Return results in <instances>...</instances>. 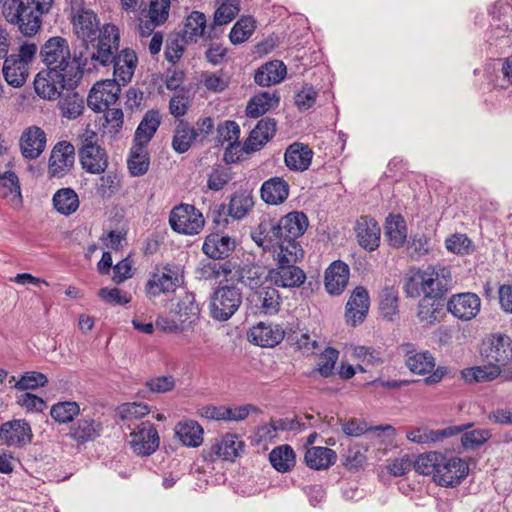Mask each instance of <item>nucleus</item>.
<instances>
[{"instance_id": "9", "label": "nucleus", "mask_w": 512, "mask_h": 512, "mask_svg": "<svg viewBox=\"0 0 512 512\" xmlns=\"http://www.w3.org/2000/svg\"><path fill=\"white\" fill-rule=\"evenodd\" d=\"M8 22L18 26L25 36L35 35L41 27V16L36 5L30 0H12L3 11Z\"/></svg>"}, {"instance_id": "4", "label": "nucleus", "mask_w": 512, "mask_h": 512, "mask_svg": "<svg viewBox=\"0 0 512 512\" xmlns=\"http://www.w3.org/2000/svg\"><path fill=\"white\" fill-rule=\"evenodd\" d=\"M404 292L408 298L421 295L443 300L452 288L451 270L443 265L412 269L405 277Z\"/></svg>"}, {"instance_id": "17", "label": "nucleus", "mask_w": 512, "mask_h": 512, "mask_svg": "<svg viewBox=\"0 0 512 512\" xmlns=\"http://www.w3.org/2000/svg\"><path fill=\"white\" fill-rule=\"evenodd\" d=\"M481 300L472 292H464L452 295L447 302V310L456 318L469 321L477 316L480 311Z\"/></svg>"}, {"instance_id": "60", "label": "nucleus", "mask_w": 512, "mask_h": 512, "mask_svg": "<svg viewBox=\"0 0 512 512\" xmlns=\"http://www.w3.org/2000/svg\"><path fill=\"white\" fill-rule=\"evenodd\" d=\"M171 0H151L148 10V18L153 25L165 23L169 17Z\"/></svg>"}, {"instance_id": "63", "label": "nucleus", "mask_w": 512, "mask_h": 512, "mask_svg": "<svg viewBox=\"0 0 512 512\" xmlns=\"http://www.w3.org/2000/svg\"><path fill=\"white\" fill-rule=\"evenodd\" d=\"M47 382L48 379L43 373L36 371L26 372L15 383V388L19 391L34 390L38 387L45 386Z\"/></svg>"}, {"instance_id": "46", "label": "nucleus", "mask_w": 512, "mask_h": 512, "mask_svg": "<svg viewBox=\"0 0 512 512\" xmlns=\"http://www.w3.org/2000/svg\"><path fill=\"white\" fill-rule=\"evenodd\" d=\"M206 29V16L199 11H193L186 18L184 27L182 29V41L189 43L195 42L198 37L205 36Z\"/></svg>"}, {"instance_id": "57", "label": "nucleus", "mask_w": 512, "mask_h": 512, "mask_svg": "<svg viewBox=\"0 0 512 512\" xmlns=\"http://www.w3.org/2000/svg\"><path fill=\"white\" fill-rule=\"evenodd\" d=\"M232 178V172L229 167L216 165L208 174L207 187L209 190L219 191L223 189Z\"/></svg>"}, {"instance_id": "20", "label": "nucleus", "mask_w": 512, "mask_h": 512, "mask_svg": "<svg viewBox=\"0 0 512 512\" xmlns=\"http://www.w3.org/2000/svg\"><path fill=\"white\" fill-rule=\"evenodd\" d=\"M46 133L38 126L26 128L19 139L22 156L28 160L37 159L46 148Z\"/></svg>"}, {"instance_id": "49", "label": "nucleus", "mask_w": 512, "mask_h": 512, "mask_svg": "<svg viewBox=\"0 0 512 512\" xmlns=\"http://www.w3.org/2000/svg\"><path fill=\"white\" fill-rule=\"evenodd\" d=\"M501 373L497 365H483L463 369L461 375L467 383L487 382L496 379Z\"/></svg>"}, {"instance_id": "12", "label": "nucleus", "mask_w": 512, "mask_h": 512, "mask_svg": "<svg viewBox=\"0 0 512 512\" xmlns=\"http://www.w3.org/2000/svg\"><path fill=\"white\" fill-rule=\"evenodd\" d=\"M169 224L177 233L196 235L202 231L205 220L200 210L195 206L182 203L171 210Z\"/></svg>"}, {"instance_id": "37", "label": "nucleus", "mask_w": 512, "mask_h": 512, "mask_svg": "<svg viewBox=\"0 0 512 512\" xmlns=\"http://www.w3.org/2000/svg\"><path fill=\"white\" fill-rule=\"evenodd\" d=\"M237 283H241L251 290H256L269 281L268 271L257 263H242Z\"/></svg>"}, {"instance_id": "51", "label": "nucleus", "mask_w": 512, "mask_h": 512, "mask_svg": "<svg viewBox=\"0 0 512 512\" xmlns=\"http://www.w3.org/2000/svg\"><path fill=\"white\" fill-rule=\"evenodd\" d=\"M256 29V21L251 16H242L232 27L229 38L233 44L247 41Z\"/></svg>"}, {"instance_id": "54", "label": "nucleus", "mask_w": 512, "mask_h": 512, "mask_svg": "<svg viewBox=\"0 0 512 512\" xmlns=\"http://www.w3.org/2000/svg\"><path fill=\"white\" fill-rule=\"evenodd\" d=\"M342 430L347 436L359 437L366 432H384L390 431L394 434L395 429L391 425H379L368 427L367 423L358 419H351L342 424Z\"/></svg>"}, {"instance_id": "40", "label": "nucleus", "mask_w": 512, "mask_h": 512, "mask_svg": "<svg viewBox=\"0 0 512 512\" xmlns=\"http://www.w3.org/2000/svg\"><path fill=\"white\" fill-rule=\"evenodd\" d=\"M175 435L187 447H198L203 442V428L194 420H183L176 424Z\"/></svg>"}, {"instance_id": "11", "label": "nucleus", "mask_w": 512, "mask_h": 512, "mask_svg": "<svg viewBox=\"0 0 512 512\" xmlns=\"http://www.w3.org/2000/svg\"><path fill=\"white\" fill-rule=\"evenodd\" d=\"M401 349L405 356V364L412 373L424 375L431 373L424 379L425 384L431 385L441 381L444 370L435 368V358L429 351L417 352L413 343H403Z\"/></svg>"}, {"instance_id": "2", "label": "nucleus", "mask_w": 512, "mask_h": 512, "mask_svg": "<svg viewBox=\"0 0 512 512\" xmlns=\"http://www.w3.org/2000/svg\"><path fill=\"white\" fill-rule=\"evenodd\" d=\"M73 29L79 39L89 43V56L95 65L107 66L115 60L120 40L115 25L99 27L97 15L90 9L80 8L73 14Z\"/></svg>"}, {"instance_id": "62", "label": "nucleus", "mask_w": 512, "mask_h": 512, "mask_svg": "<svg viewBox=\"0 0 512 512\" xmlns=\"http://www.w3.org/2000/svg\"><path fill=\"white\" fill-rule=\"evenodd\" d=\"M461 434V444L465 449H474L483 445L491 438V432L488 429H474Z\"/></svg>"}, {"instance_id": "53", "label": "nucleus", "mask_w": 512, "mask_h": 512, "mask_svg": "<svg viewBox=\"0 0 512 512\" xmlns=\"http://www.w3.org/2000/svg\"><path fill=\"white\" fill-rule=\"evenodd\" d=\"M240 127L232 120L221 122L217 126V136L215 138L216 144L223 146L227 145H240Z\"/></svg>"}, {"instance_id": "64", "label": "nucleus", "mask_w": 512, "mask_h": 512, "mask_svg": "<svg viewBox=\"0 0 512 512\" xmlns=\"http://www.w3.org/2000/svg\"><path fill=\"white\" fill-rule=\"evenodd\" d=\"M380 310L384 317L392 319L398 312V296L393 288H385L381 293Z\"/></svg>"}, {"instance_id": "38", "label": "nucleus", "mask_w": 512, "mask_h": 512, "mask_svg": "<svg viewBox=\"0 0 512 512\" xmlns=\"http://www.w3.org/2000/svg\"><path fill=\"white\" fill-rule=\"evenodd\" d=\"M280 96L274 91L261 92L252 97L246 106V115L250 118H258L268 112L270 109L279 105Z\"/></svg>"}, {"instance_id": "10", "label": "nucleus", "mask_w": 512, "mask_h": 512, "mask_svg": "<svg viewBox=\"0 0 512 512\" xmlns=\"http://www.w3.org/2000/svg\"><path fill=\"white\" fill-rule=\"evenodd\" d=\"M40 58L47 68L82 72L79 65L71 58L68 41L61 36L49 38L40 49Z\"/></svg>"}, {"instance_id": "16", "label": "nucleus", "mask_w": 512, "mask_h": 512, "mask_svg": "<svg viewBox=\"0 0 512 512\" xmlns=\"http://www.w3.org/2000/svg\"><path fill=\"white\" fill-rule=\"evenodd\" d=\"M32 438L31 426L24 419L7 421L0 426V441L9 447H24Z\"/></svg>"}, {"instance_id": "39", "label": "nucleus", "mask_w": 512, "mask_h": 512, "mask_svg": "<svg viewBox=\"0 0 512 512\" xmlns=\"http://www.w3.org/2000/svg\"><path fill=\"white\" fill-rule=\"evenodd\" d=\"M444 304L441 299L423 296L418 303L417 318L420 323L434 325L441 321Z\"/></svg>"}, {"instance_id": "32", "label": "nucleus", "mask_w": 512, "mask_h": 512, "mask_svg": "<svg viewBox=\"0 0 512 512\" xmlns=\"http://www.w3.org/2000/svg\"><path fill=\"white\" fill-rule=\"evenodd\" d=\"M161 124V116L158 110H149L143 116L134 134V145L146 147L151 141Z\"/></svg>"}, {"instance_id": "61", "label": "nucleus", "mask_w": 512, "mask_h": 512, "mask_svg": "<svg viewBox=\"0 0 512 512\" xmlns=\"http://www.w3.org/2000/svg\"><path fill=\"white\" fill-rule=\"evenodd\" d=\"M448 251L458 255H469L473 252V245L470 238L465 234H454L445 241Z\"/></svg>"}, {"instance_id": "21", "label": "nucleus", "mask_w": 512, "mask_h": 512, "mask_svg": "<svg viewBox=\"0 0 512 512\" xmlns=\"http://www.w3.org/2000/svg\"><path fill=\"white\" fill-rule=\"evenodd\" d=\"M355 234L358 244L366 251H375L380 245L381 229L377 221L369 216L357 219Z\"/></svg>"}, {"instance_id": "48", "label": "nucleus", "mask_w": 512, "mask_h": 512, "mask_svg": "<svg viewBox=\"0 0 512 512\" xmlns=\"http://www.w3.org/2000/svg\"><path fill=\"white\" fill-rule=\"evenodd\" d=\"M53 206L62 215H70L79 207L77 193L71 188L59 189L53 196Z\"/></svg>"}, {"instance_id": "50", "label": "nucleus", "mask_w": 512, "mask_h": 512, "mask_svg": "<svg viewBox=\"0 0 512 512\" xmlns=\"http://www.w3.org/2000/svg\"><path fill=\"white\" fill-rule=\"evenodd\" d=\"M99 428V424L93 419L83 418L71 427L69 434L78 443H85L99 435Z\"/></svg>"}, {"instance_id": "6", "label": "nucleus", "mask_w": 512, "mask_h": 512, "mask_svg": "<svg viewBox=\"0 0 512 512\" xmlns=\"http://www.w3.org/2000/svg\"><path fill=\"white\" fill-rule=\"evenodd\" d=\"M82 75V72H74L72 69L46 68L36 75L34 89L40 98L56 100L61 97L64 90L75 89Z\"/></svg>"}, {"instance_id": "25", "label": "nucleus", "mask_w": 512, "mask_h": 512, "mask_svg": "<svg viewBox=\"0 0 512 512\" xmlns=\"http://www.w3.org/2000/svg\"><path fill=\"white\" fill-rule=\"evenodd\" d=\"M285 335L284 329L279 324L260 322L250 329L248 338L261 347H275Z\"/></svg>"}, {"instance_id": "22", "label": "nucleus", "mask_w": 512, "mask_h": 512, "mask_svg": "<svg viewBox=\"0 0 512 512\" xmlns=\"http://www.w3.org/2000/svg\"><path fill=\"white\" fill-rule=\"evenodd\" d=\"M171 312L182 320L187 329H190L199 320L201 309L195 300V295L183 291L175 298Z\"/></svg>"}, {"instance_id": "55", "label": "nucleus", "mask_w": 512, "mask_h": 512, "mask_svg": "<svg viewBox=\"0 0 512 512\" xmlns=\"http://www.w3.org/2000/svg\"><path fill=\"white\" fill-rule=\"evenodd\" d=\"M147 389L138 390L136 396L147 398L151 393H166L174 389L175 379L173 376H159L146 382Z\"/></svg>"}, {"instance_id": "41", "label": "nucleus", "mask_w": 512, "mask_h": 512, "mask_svg": "<svg viewBox=\"0 0 512 512\" xmlns=\"http://www.w3.org/2000/svg\"><path fill=\"white\" fill-rule=\"evenodd\" d=\"M287 69L282 61H271L262 65L254 75V81L260 86H270L281 82Z\"/></svg>"}, {"instance_id": "7", "label": "nucleus", "mask_w": 512, "mask_h": 512, "mask_svg": "<svg viewBox=\"0 0 512 512\" xmlns=\"http://www.w3.org/2000/svg\"><path fill=\"white\" fill-rule=\"evenodd\" d=\"M37 51L38 47L34 42L25 41L19 46L17 53L5 56L2 73L10 86L14 88L24 86Z\"/></svg>"}, {"instance_id": "3", "label": "nucleus", "mask_w": 512, "mask_h": 512, "mask_svg": "<svg viewBox=\"0 0 512 512\" xmlns=\"http://www.w3.org/2000/svg\"><path fill=\"white\" fill-rule=\"evenodd\" d=\"M417 473L433 477V481L442 487H456L468 475V463L457 456L430 451L417 457L414 463Z\"/></svg>"}, {"instance_id": "34", "label": "nucleus", "mask_w": 512, "mask_h": 512, "mask_svg": "<svg viewBox=\"0 0 512 512\" xmlns=\"http://www.w3.org/2000/svg\"><path fill=\"white\" fill-rule=\"evenodd\" d=\"M385 237L393 248L402 247L407 240V225L400 214H389L385 220Z\"/></svg>"}, {"instance_id": "30", "label": "nucleus", "mask_w": 512, "mask_h": 512, "mask_svg": "<svg viewBox=\"0 0 512 512\" xmlns=\"http://www.w3.org/2000/svg\"><path fill=\"white\" fill-rule=\"evenodd\" d=\"M312 157L313 151L307 144L294 142L286 149L284 161L290 170L303 172L311 165Z\"/></svg>"}, {"instance_id": "8", "label": "nucleus", "mask_w": 512, "mask_h": 512, "mask_svg": "<svg viewBox=\"0 0 512 512\" xmlns=\"http://www.w3.org/2000/svg\"><path fill=\"white\" fill-rule=\"evenodd\" d=\"M243 292L235 283L222 284L215 288L210 298V316L217 321L229 320L240 308Z\"/></svg>"}, {"instance_id": "56", "label": "nucleus", "mask_w": 512, "mask_h": 512, "mask_svg": "<svg viewBox=\"0 0 512 512\" xmlns=\"http://www.w3.org/2000/svg\"><path fill=\"white\" fill-rule=\"evenodd\" d=\"M80 412L79 405L76 402H59L51 408V417L58 423L64 424L71 422Z\"/></svg>"}, {"instance_id": "15", "label": "nucleus", "mask_w": 512, "mask_h": 512, "mask_svg": "<svg viewBox=\"0 0 512 512\" xmlns=\"http://www.w3.org/2000/svg\"><path fill=\"white\" fill-rule=\"evenodd\" d=\"M130 447L139 456H149L159 447L160 439L155 425L149 421L133 424Z\"/></svg>"}, {"instance_id": "19", "label": "nucleus", "mask_w": 512, "mask_h": 512, "mask_svg": "<svg viewBox=\"0 0 512 512\" xmlns=\"http://www.w3.org/2000/svg\"><path fill=\"white\" fill-rule=\"evenodd\" d=\"M248 299L256 313L273 315L280 309L281 297L272 284L254 290Z\"/></svg>"}, {"instance_id": "33", "label": "nucleus", "mask_w": 512, "mask_h": 512, "mask_svg": "<svg viewBox=\"0 0 512 512\" xmlns=\"http://www.w3.org/2000/svg\"><path fill=\"white\" fill-rule=\"evenodd\" d=\"M336 460V452L323 446H312L304 455L305 464L314 470H327L336 463Z\"/></svg>"}, {"instance_id": "28", "label": "nucleus", "mask_w": 512, "mask_h": 512, "mask_svg": "<svg viewBox=\"0 0 512 512\" xmlns=\"http://www.w3.org/2000/svg\"><path fill=\"white\" fill-rule=\"evenodd\" d=\"M463 430L464 426H450L440 430L421 427L408 431L406 437L413 443L429 445L441 442L444 438L458 436Z\"/></svg>"}, {"instance_id": "42", "label": "nucleus", "mask_w": 512, "mask_h": 512, "mask_svg": "<svg viewBox=\"0 0 512 512\" xmlns=\"http://www.w3.org/2000/svg\"><path fill=\"white\" fill-rule=\"evenodd\" d=\"M196 141L195 128L191 126L188 121L179 119L172 138L173 150L179 154H183L187 152Z\"/></svg>"}, {"instance_id": "26", "label": "nucleus", "mask_w": 512, "mask_h": 512, "mask_svg": "<svg viewBox=\"0 0 512 512\" xmlns=\"http://www.w3.org/2000/svg\"><path fill=\"white\" fill-rule=\"evenodd\" d=\"M243 448L244 443L238 438V436L234 434H226L219 439H215L207 452V456L211 461L216 459L233 461L240 455Z\"/></svg>"}, {"instance_id": "24", "label": "nucleus", "mask_w": 512, "mask_h": 512, "mask_svg": "<svg viewBox=\"0 0 512 512\" xmlns=\"http://www.w3.org/2000/svg\"><path fill=\"white\" fill-rule=\"evenodd\" d=\"M370 306V298L366 288L356 287L346 304V320L352 326H356L364 321Z\"/></svg>"}, {"instance_id": "52", "label": "nucleus", "mask_w": 512, "mask_h": 512, "mask_svg": "<svg viewBox=\"0 0 512 512\" xmlns=\"http://www.w3.org/2000/svg\"><path fill=\"white\" fill-rule=\"evenodd\" d=\"M150 167V156L146 147L133 145L130 150V175L142 176L147 173Z\"/></svg>"}, {"instance_id": "35", "label": "nucleus", "mask_w": 512, "mask_h": 512, "mask_svg": "<svg viewBox=\"0 0 512 512\" xmlns=\"http://www.w3.org/2000/svg\"><path fill=\"white\" fill-rule=\"evenodd\" d=\"M79 155L83 169L89 173L100 174L107 168V155L101 147H81Z\"/></svg>"}, {"instance_id": "23", "label": "nucleus", "mask_w": 512, "mask_h": 512, "mask_svg": "<svg viewBox=\"0 0 512 512\" xmlns=\"http://www.w3.org/2000/svg\"><path fill=\"white\" fill-rule=\"evenodd\" d=\"M75 160L74 146L68 142L57 143L50 155L49 173L53 177H62L73 167Z\"/></svg>"}, {"instance_id": "18", "label": "nucleus", "mask_w": 512, "mask_h": 512, "mask_svg": "<svg viewBox=\"0 0 512 512\" xmlns=\"http://www.w3.org/2000/svg\"><path fill=\"white\" fill-rule=\"evenodd\" d=\"M277 130L274 118L265 117L258 121L244 141L241 150L246 154L260 151L273 138Z\"/></svg>"}, {"instance_id": "43", "label": "nucleus", "mask_w": 512, "mask_h": 512, "mask_svg": "<svg viewBox=\"0 0 512 512\" xmlns=\"http://www.w3.org/2000/svg\"><path fill=\"white\" fill-rule=\"evenodd\" d=\"M249 414L248 407L239 406L231 407H216L205 406L201 409V416L211 420H225V421H240L245 419Z\"/></svg>"}, {"instance_id": "14", "label": "nucleus", "mask_w": 512, "mask_h": 512, "mask_svg": "<svg viewBox=\"0 0 512 512\" xmlns=\"http://www.w3.org/2000/svg\"><path fill=\"white\" fill-rule=\"evenodd\" d=\"M183 282V273L180 266L166 264L162 268L157 267L146 284V293L150 297L171 293Z\"/></svg>"}, {"instance_id": "47", "label": "nucleus", "mask_w": 512, "mask_h": 512, "mask_svg": "<svg viewBox=\"0 0 512 512\" xmlns=\"http://www.w3.org/2000/svg\"><path fill=\"white\" fill-rule=\"evenodd\" d=\"M62 117L68 120L77 119L85 109L83 96L77 92H68L58 102Z\"/></svg>"}, {"instance_id": "44", "label": "nucleus", "mask_w": 512, "mask_h": 512, "mask_svg": "<svg viewBox=\"0 0 512 512\" xmlns=\"http://www.w3.org/2000/svg\"><path fill=\"white\" fill-rule=\"evenodd\" d=\"M254 206L252 192L241 189L232 194L228 204V214L236 219H243Z\"/></svg>"}, {"instance_id": "59", "label": "nucleus", "mask_w": 512, "mask_h": 512, "mask_svg": "<svg viewBox=\"0 0 512 512\" xmlns=\"http://www.w3.org/2000/svg\"><path fill=\"white\" fill-rule=\"evenodd\" d=\"M239 0H222L214 13V24L225 25L231 22L240 11Z\"/></svg>"}, {"instance_id": "58", "label": "nucleus", "mask_w": 512, "mask_h": 512, "mask_svg": "<svg viewBox=\"0 0 512 512\" xmlns=\"http://www.w3.org/2000/svg\"><path fill=\"white\" fill-rule=\"evenodd\" d=\"M103 119L102 123L103 132L107 133L111 136L117 134L123 126L124 123V113L121 108L113 107L108 108L103 111Z\"/></svg>"}, {"instance_id": "45", "label": "nucleus", "mask_w": 512, "mask_h": 512, "mask_svg": "<svg viewBox=\"0 0 512 512\" xmlns=\"http://www.w3.org/2000/svg\"><path fill=\"white\" fill-rule=\"evenodd\" d=\"M269 461L276 471L286 473L295 466L296 454L290 445L283 444L272 449L269 453Z\"/></svg>"}, {"instance_id": "27", "label": "nucleus", "mask_w": 512, "mask_h": 512, "mask_svg": "<svg viewBox=\"0 0 512 512\" xmlns=\"http://www.w3.org/2000/svg\"><path fill=\"white\" fill-rule=\"evenodd\" d=\"M350 277L349 266L341 261H333L325 271L324 285L330 295H340L345 290Z\"/></svg>"}, {"instance_id": "13", "label": "nucleus", "mask_w": 512, "mask_h": 512, "mask_svg": "<svg viewBox=\"0 0 512 512\" xmlns=\"http://www.w3.org/2000/svg\"><path fill=\"white\" fill-rule=\"evenodd\" d=\"M480 353L487 363L501 369L512 361V339L503 333L490 334L482 341Z\"/></svg>"}, {"instance_id": "1", "label": "nucleus", "mask_w": 512, "mask_h": 512, "mask_svg": "<svg viewBox=\"0 0 512 512\" xmlns=\"http://www.w3.org/2000/svg\"><path fill=\"white\" fill-rule=\"evenodd\" d=\"M308 227V218L303 212L293 211L280 219L264 216L251 238L263 250H273L276 267L268 270L270 284L280 288H298L306 280L305 272L296 265L304 257L297 239Z\"/></svg>"}, {"instance_id": "5", "label": "nucleus", "mask_w": 512, "mask_h": 512, "mask_svg": "<svg viewBox=\"0 0 512 512\" xmlns=\"http://www.w3.org/2000/svg\"><path fill=\"white\" fill-rule=\"evenodd\" d=\"M114 78L97 82L91 88L87 105L94 112H102L119 99L121 86L128 82V50L123 49L119 58L114 60Z\"/></svg>"}, {"instance_id": "31", "label": "nucleus", "mask_w": 512, "mask_h": 512, "mask_svg": "<svg viewBox=\"0 0 512 512\" xmlns=\"http://www.w3.org/2000/svg\"><path fill=\"white\" fill-rule=\"evenodd\" d=\"M290 186L282 177H271L260 188L261 199L270 205H279L289 196Z\"/></svg>"}, {"instance_id": "36", "label": "nucleus", "mask_w": 512, "mask_h": 512, "mask_svg": "<svg viewBox=\"0 0 512 512\" xmlns=\"http://www.w3.org/2000/svg\"><path fill=\"white\" fill-rule=\"evenodd\" d=\"M0 190L2 197L13 208L22 205L21 188L18 176L11 170L0 172Z\"/></svg>"}, {"instance_id": "29", "label": "nucleus", "mask_w": 512, "mask_h": 512, "mask_svg": "<svg viewBox=\"0 0 512 512\" xmlns=\"http://www.w3.org/2000/svg\"><path fill=\"white\" fill-rule=\"evenodd\" d=\"M234 249L235 240L219 232L207 235L202 246L203 253L214 260L227 258Z\"/></svg>"}]
</instances>
